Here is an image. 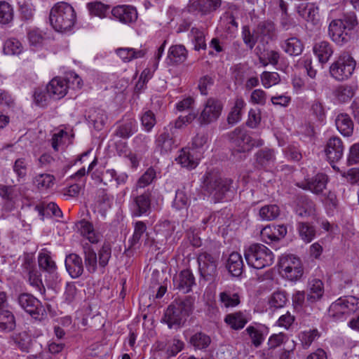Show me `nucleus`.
<instances>
[{"mask_svg": "<svg viewBox=\"0 0 359 359\" xmlns=\"http://www.w3.org/2000/svg\"><path fill=\"white\" fill-rule=\"evenodd\" d=\"M49 20L57 32H65L71 30L74 26L76 14L70 4L60 1L56 3L50 9Z\"/></svg>", "mask_w": 359, "mask_h": 359, "instance_id": "nucleus-1", "label": "nucleus"}, {"mask_svg": "<svg viewBox=\"0 0 359 359\" xmlns=\"http://www.w3.org/2000/svg\"><path fill=\"white\" fill-rule=\"evenodd\" d=\"M194 300L190 297L176 299L165 312L164 321L170 328L179 327L191 313Z\"/></svg>", "mask_w": 359, "mask_h": 359, "instance_id": "nucleus-2", "label": "nucleus"}, {"mask_svg": "<svg viewBox=\"0 0 359 359\" xmlns=\"http://www.w3.org/2000/svg\"><path fill=\"white\" fill-rule=\"evenodd\" d=\"M357 24L354 14L346 15L342 19L333 20L329 25V35L335 43L342 46L350 41L351 32Z\"/></svg>", "mask_w": 359, "mask_h": 359, "instance_id": "nucleus-3", "label": "nucleus"}, {"mask_svg": "<svg viewBox=\"0 0 359 359\" xmlns=\"http://www.w3.org/2000/svg\"><path fill=\"white\" fill-rule=\"evenodd\" d=\"M244 256L248 264L256 269L271 266L274 261V255L272 251L260 243H253L246 247Z\"/></svg>", "mask_w": 359, "mask_h": 359, "instance_id": "nucleus-4", "label": "nucleus"}, {"mask_svg": "<svg viewBox=\"0 0 359 359\" xmlns=\"http://www.w3.org/2000/svg\"><path fill=\"white\" fill-rule=\"evenodd\" d=\"M231 140L234 145L233 155L234 158L241 161L245 158V154L250 151L254 147L263 144L262 140H255L248 135L245 130L236 128L232 133Z\"/></svg>", "mask_w": 359, "mask_h": 359, "instance_id": "nucleus-5", "label": "nucleus"}, {"mask_svg": "<svg viewBox=\"0 0 359 359\" xmlns=\"http://www.w3.org/2000/svg\"><path fill=\"white\" fill-rule=\"evenodd\" d=\"M359 310V299L353 297H340L329 308V315L336 320H344Z\"/></svg>", "mask_w": 359, "mask_h": 359, "instance_id": "nucleus-6", "label": "nucleus"}, {"mask_svg": "<svg viewBox=\"0 0 359 359\" xmlns=\"http://www.w3.org/2000/svg\"><path fill=\"white\" fill-rule=\"evenodd\" d=\"M204 186L216 202L222 201L229 190V181L223 180L217 172L210 171L204 176Z\"/></svg>", "mask_w": 359, "mask_h": 359, "instance_id": "nucleus-7", "label": "nucleus"}, {"mask_svg": "<svg viewBox=\"0 0 359 359\" xmlns=\"http://www.w3.org/2000/svg\"><path fill=\"white\" fill-rule=\"evenodd\" d=\"M356 62L348 53H342L330 65V75L337 81L348 79L353 73Z\"/></svg>", "mask_w": 359, "mask_h": 359, "instance_id": "nucleus-8", "label": "nucleus"}, {"mask_svg": "<svg viewBox=\"0 0 359 359\" xmlns=\"http://www.w3.org/2000/svg\"><path fill=\"white\" fill-rule=\"evenodd\" d=\"M280 273L290 280H296L303 273L301 261L292 255H283L280 259Z\"/></svg>", "mask_w": 359, "mask_h": 359, "instance_id": "nucleus-9", "label": "nucleus"}, {"mask_svg": "<svg viewBox=\"0 0 359 359\" xmlns=\"http://www.w3.org/2000/svg\"><path fill=\"white\" fill-rule=\"evenodd\" d=\"M199 271L206 280L213 278L217 273L218 257L202 252L198 257Z\"/></svg>", "mask_w": 359, "mask_h": 359, "instance_id": "nucleus-10", "label": "nucleus"}, {"mask_svg": "<svg viewBox=\"0 0 359 359\" xmlns=\"http://www.w3.org/2000/svg\"><path fill=\"white\" fill-rule=\"evenodd\" d=\"M344 149L343 142L338 137H330L325 145V154L327 160L335 170L339 171V168L334 163L341 159L344 155Z\"/></svg>", "mask_w": 359, "mask_h": 359, "instance_id": "nucleus-11", "label": "nucleus"}, {"mask_svg": "<svg viewBox=\"0 0 359 359\" xmlns=\"http://www.w3.org/2000/svg\"><path fill=\"white\" fill-rule=\"evenodd\" d=\"M203 158L201 151L191 148H183L175 158L177 163L189 170L194 169Z\"/></svg>", "mask_w": 359, "mask_h": 359, "instance_id": "nucleus-12", "label": "nucleus"}, {"mask_svg": "<svg viewBox=\"0 0 359 359\" xmlns=\"http://www.w3.org/2000/svg\"><path fill=\"white\" fill-rule=\"evenodd\" d=\"M222 109L221 103L212 98L208 99L199 116L202 124H208L216 121L220 116Z\"/></svg>", "mask_w": 359, "mask_h": 359, "instance_id": "nucleus-13", "label": "nucleus"}, {"mask_svg": "<svg viewBox=\"0 0 359 359\" xmlns=\"http://www.w3.org/2000/svg\"><path fill=\"white\" fill-rule=\"evenodd\" d=\"M221 6V0H190L187 8L189 12L202 15L216 11Z\"/></svg>", "mask_w": 359, "mask_h": 359, "instance_id": "nucleus-14", "label": "nucleus"}, {"mask_svg": "<svg viewBox=\"0 0 359 359\" xmlns=\"http://www.w3.org/2000/svg\"><path fill=\"white\" fill-rule=\"evenodd\" d=\"M172 135V126L168 125L163 128V132L157 136L155 141L156 149L161 154L168 153L175 147Z\"/></svg>", "mask_w": 359, "mask_h": 359, "instance_id": "nucleus-15", "label": "nucleus"}, {"mask_svg": "<svg viewBox=\"0 0 359 359\" xmlns=\"http://www.w3.org/2000/svg\"><path fill=\"white\" fill-rule=\"evenodd\" d=\"M328 182L327 176L323 173H318L313 177L304 182L297 183V186L303 189L309 190L318 195L325 189Z\"/></svg>", "mask_w": 359, "mask_h": 359, "instance_id": "nucleus-16", "label": "nucleus"}, {"mask_svg": "<svg viewBox=\"0 0 359 359\" xmlns=\"http://www.w3.org/2000/svg\"><path fill=\"white\" fill-rule=\"evenodd\" d=\"M20 306L31 316L39 315L42 311L40 301L28 293H22L18 297Z\"/></svg>", "mask_w": 359, "mask_h": 359, "instance_id": "nucleus-17", "label": "nucleus"}, {"mask_svg": "<svg viewBox=\"0 0 359 359\" xmlns=\"http://www.w3.org/2000/svg\"><path fill=\"white\" fill-rule=\"evenodd\" d=\"M112 15L121 22L129 24L135 22L137 18L136 9L127 5L117 6L111 10Z\"/></svg>", "mask_w": 359, "mask_h": 359, "instance_id": "nucleus-18", "label": "nucleus"}, {"mask_svg": "<svg viewBox=\"0 0 359 359\" xmlns=\"http://www.w3.org/2000/svg\"><path fill=\"white\" fill-rule=\"evenodd\" d=\"M38 264L39 268L48 273L53 280L57 281L58 276L57 273V266L53 259L50 252L47 250H42L38 255Z\"/></svg>", "mask_w": 359, "mask_h": 359, "instance_id": "nucleus-19", "label": "nucleus"}, {"mask_svg": "<svg viewBox=\"0 0 359 359\" xmlns=\"http://www.w3.org/2000/svg\"><path fill=\"white\" fill-rule=\"evenodd\" d=\"M67 82L60 77L53 79L46 86V91L53 99L63 97L67 92Z\"/></svg>", "mask_w": 359, "mask_h": 359, "instance_id": "nucleus-20", "label": "nucleus"}, {"mask_svg": "<svg viewBox=\"0 0 359 359\" xmlns=\"http://www.w3.org/2000/svg\"><path fill=\"white\" fill-rule=\"evenodd\" d=\"M173 283L176 288L187 293L191 290L195 283V279L191 271L186 269L174 277Z\"/></svg>", "mask_w": 359, "mask_h": 359, "instance_id": "nucleus-21", "label": "nucleus"}, {"mask_svg": "<svg viewBox=\"0 0 359 359\" xmlns=\"http://www.w3.org/2000/svg\"><path fill=\"white\" fill-rule=\"evenodd\" d=\"M76 226L81 235L91 243H97L102 239V234L88 221L81 220L76 224Z\"/></svg>", "mask_w": 359, "mask_h": 359, "instance_id": "nucleus-22", "label": "nucleus"}, {"mask_svg": "<svg viewBox=\"0 0 359 359\" xmlns=\"http://www.w3.org/2000/svg\"><path fill=\"white\" fill-rule=\"evenodd\" d=\"M65 267L72 278L79 277L83 272L82 259L76 254H70L65 259Z\"/></svg>", "mask_w": 359, "mask_h": 359, "instance_id": "nucleus-23", "label": "nucleus"}, {"mask_svg": "<svg viewBox=\"0 0 359 359\" xmlns=\"http://www.w3.org/2000/svg\"><path fill=\"white\" fill-rule=\"evenodd\" d=\"M150 193L144 192V194L133 197V215L140 217L147 213L151 205Z\"/></svg>", "mask_w": 359, "mask_h": 359, "instance_id": "nucleus-24", "label": "nucleus"}, {"mask_svg": "<svg viewBox=\"0 0 359 359\" xmlns=\"http://www.w3.org/2000/svg\"><path fill=\"white\" fill-rule=\"evenodd\" d=\"M147 52V48L142 46L140 48H119L116 50V53L124 62H128L133 60L142 58L144 57Z\"/></svg>", "mask_w": 359, "mask_h": 359, "instance_id": "nucleus-25", "label": "nucleus"}, {"mask_svg": "<svg viewBox=\"0 0 359 359\" xmlns=\"http://www.w3.org/2000/svg\"><path fill=\"white\" fill-rule=\"evenodd\" d=\"M224 320L231 329L238 330L245 327L249 319L245 312L236 311L227 314Z\"/></svg>", "mask_w": 359, "mask_h": 359, "instance_id": "nucleus-26", "label": "nucleus"}, {"mask_svg": "<svg viewBox=\"0 0 359 359\" xmlns=\"http://www.w3.org/2000/svg\"><path fill=\"white\" fill-rule=\"evenodd\" d=\"M28 266L26 267L27 273V279L30 286L34 287L40 294H43L46 292L45 287L43 284L41 275L40 272L34 267L29 266V262L27 260Z\"/></svg>", "mask_w": 359, "mask_h": 359, "instance_id": "nucleus-27", "label": "nucleus"}, {"mask_svg": "<svg viewBox=\"0 0 359 359\" xmlns=\"http://www.w3.org/2000/svg\"><path fill=\"white\" fill-rule=\"evenodd\" d=\"M313 50L321 64H325L333 54L332 46L325 41L316 43L313 48Z\"/></svg>", "mask_w": 359, "mask_h": 359, "instance_id": "nucleus-28", "label": "nucleus"}, {"mask_svg": "<svg viewBox=\"0 0 359 359\" xmlns=\"http://www.w3.org/2000/svg\"><path fill=\"white\" fill-rule=\"evenodd\" d=\"M219 301L224 308H233L241 303V297L238 292L231 289H226L219 294Z\"/></svg>", "mask_w": 359, "mask_h": 359, "instance_id": "nucleus-29", "label": "nucleus"}, {"mask_svg": "<svg viewBox=\"0 0 359 359\" xmlns=\"http://www.w3.org/2000/svg\"><path fill=\"white\" fill-rule=\"evenodd\" d=\"M335 124L339 132L344 136H350L353 131V122L347 114H339L336 119Z\"/></svg>", "mask_w": 359, "mask_h": 359, "instance_id": "nucleus-30", "label": "nucleus"}, {"mask_svg": "<svg viewBox=\"0 0 359 359\" xmlns=\"http://www.w3.org/2000/svg\"><path fill=\"white\" fill-rule=\"evenodd\" d=\"M318 7L314 4L304 3L297 7V12L305 20L315 22L318 17Z\"/></svg>", "mask_w": 359, "mask_h": 359, "instance_id": "nucleus-31", "label": "nucleus"}, {"mask_svg": "<svg viewBox=\"0 0 359 359\" xmlns=\"http://www.w3.org/2000/svg\"><path fill=\"white\" fill-rule=\"evenodd\" d=\"M255 163L260 168H266L273 165L275 154L272 149H264L259 150L255 154Z\"/></svg>", "mask_w": 359, "mask_h": 359, "instance_id": "nucleus-32", "label": "nucleus"}, {"mask_svg": "<svg viewBox=\"0 0 359 359\" xmlns=\"http://www.w3.org/2000/svg\"><path fill=\"white\" fill-rule=\"evenodd\" d=\"M243 266V261L241 254L236 252L230 254L227 260L226 267L233 276H240L242 273Z\"/></svg>", "mask_w": 359, "mask_h": 359, "instance_id": "nucleus-33", "label": "nucleus"}, {"mask_svg": "<svg viewBox=\"0 0 359 359\" xmlns=\"http://www.w3.org/2000/svg\"><path fill=\"white\" fill-rule=\"evenodd\" d=\"M281 48L290 55H299L304 49V45L297 37H291L282 42Z\"/></svg>", "mask_w": 359, "mask_h": 359, "instance_id": "nucleus-34", "label": "nucleus"}, {"mask_svg": "<svg viewBox=\"0 0 359 359\" xmlns=\"http://www.w3.org/2000/svg\"><path fill=\"white\" fill-rule=\"evenodd\" d=\"M189 193V191L185 188L178 189L172 202V208L176 210H187L190 204Z\"/></svg>", "mask_w": 359, "mask_h": 359, "instance_id": "nucleus-35", "label": "nucleus"}, {"mask_svg": "<svg viewBox=\"0 0 359 359\" xmlns=\"http://www.w3.org/2000/svg\"><path fill=\"white\" fill-rule=\"evenodd\" d=\"M324 294L323 282L319 279H314L310 283L309 292L307 300L311 303L318 301Z\"/></svg>", "mask_w": 359, "mask_h": 359, "instance_id": "nucleus-36", "label": "nucleus"}, {"mask_svg": "<svg viewBox=\"0 0 359 359\" xmlns=\"http://www.w3.org/2000/svg\"><path fill=\"white\" fill-rule=\"evenodd\" d=\"M15 327V317L8 310L0 311V332H11Z\"/></svg>", "mask_w": 359, "mask_h": 359, "instance_id": "nucleus-37", "label": "nucleus"}, {"mask_svg": "<svg viewBox=\"0 0 359 359\" xmlns=\"http://www.w3.org/2000/svg\"><path fill=\"white\" fill-rule=\"evenodd\" d=\"M316 205L314 202L309 198H302L296 209V212L301 217H309L316 214Z\"/></svg>", "mask_w": 359, "mask_h": 359, "instance_id": "nucleus-38", "label": "nucleus"}, {"mask_svg": "<svg viewBox=\"0 0 359 359\" xmlns=\"http://www.w3.org/2000/svg\"><path fill=\"white\" fill-rule=\"evenodd\" d=\"M137 130V123L133 118L123 121L116 129V135L122 138H128Z\"/></svg>", "mask_w": 359, "mask_h": 359, "instance_id": "nucleus-39", "label": "nucleus"}, {"mask_svg": "<svg viewBox=\"0 0 359 359\" xmlns=\"http://www.w3.org/2000/svg\"><path fill=\"white\" fill-rule=\"evenodd\" d=\"M321 201L328 215H333L338 209L339 201L335 192L329 191L323 195Z\"/></svg>", "mask_w": 359, "mask_h": 359, "instance_id": "nucleus-40", "label": "nucleus"}, {"mask_svg": "<svg viewBox=\"0 0 359 359\" xmlns=\"http://www.w3.org/2000/svg\"><path fill=\"white\" fill-rule=\"evenodd\" d=\"M334 95L339 102H347L355 95V88L351 86L341 85L335 89Z\"/></svg>", "mask_w": 359, "mask_h": 359, "instance_id": "nucleus-41", "label": "nucleus"}, {"mask_svg": "<svg viewBox=\"0 0 359 359\" xmlns=\"http://www.w3.org/2000/svg\"><path fill=\"white\" fill-rule=\"evenodd\" d=\"M187 56L185 47L182 45H175L170 48L168 58L173 63L183 62Z\"/></svg>", "mask_w": 359, "mask_h": 359, "instance_id": "nucleus-42", "label": "nucleus"}, {"mask_svg": "<svg viewBox=\"0 0 359 359\" xmlns=\"http://www.w3.org/2000/svg\"><path fill=\"white\" fill-rule=\"evenodd\" d=\"M189 36L196 50L206 48L204 30L198 27H192Z\"/></svg>", "mask_w": 359, "mask_h": 359, "instance_id": "nucleus-43", "label": "nucleus"}, {"mask_svg": "<svg viewBox=\"0 0 359 359\" xmlns=\"http://www.w3.org/2000/svg\"><path fill=\"white\" fill-rule=\"evenodd\" d=\"M24 47L22 43L15 38L7 39L4 44V53L9 55H18L22 53Z\"/></svg>", "mask_w": 359, "mask_h": 359, "instance_id": "nucleus-44", "label": "nucleus"}, {"mask_svg": "<svg viewBox=\"0 0 359 359\" xmlns=\"http://www.w3.org/2000/svg\"><path fill=\"white\" fill-rule=\"evenodd\" d=\"M20 194V191L16 186L0 184V196L6 201L14 203Z\"/></svg>", "mask_w": 359, "mask_h": 359, "instance_id": "nucleus-45", "label": "nucleus"}, {"mask_svg": "<svg viewBox=\"0 0 359 359\" xmlns=\"http://www.w3.org/2000/svg\"><path fill=\"white\" fill-rule=\"evenodd\" d=\"M245 106L244 100L241 97H237L235 101L234 107L228 116V122L230 124H235L241 118L242 110Z\"/></svg>", "mask_w": 359, "mask_h": 359, "instance_id": "nucleus-46", "label": "nucleus"}, {"mask_svg": "<svg viewBox=\"0 0 359 359\" xmlns=\"http://www.w3.org/2000/svg\"><path fill=\"white\" fill-rule=\"evenodd\" d=\"M189 343L196 349L202 350L208 347L211 343V339L205 333L197 332L190 337Z\"/></svg>", "mask_w": 359, "mask_h": 359, "instance_id": "nucleus-47", "label": "nucleus"}, {"mask_svg": "<svg viewBox=\"0 0 359 359\" xmlns=\"http://www.w3.org/2000/svg\"><path fill=\"white\" fill-rule=\"evenodd\" d=\"M35 210L39 212V215L43 216L46 214H52L57 217H62V213L58 205L53 203L44 204L43 203L35 206Z\"/></svg>", "mask_w": 359, "mask_h": 359, "instance_id": "nucleus-48", "label": "nucleus"}, {"mask_svg": "<svg viewBox=\"0 0 359 359\" xmlns=\"http://www.w3.org/2000/svg\"><path fill=\"white\" fill-rule=\"evenodd\" d=\"M280 215V209L277 205L271 204L262 207L259 212V217L262 220L271 221L276 219Z\"/></svg>", "mask_w": 359, "mask_h": 359, "instance_id": "nucleus-49", "label": "nucleus"}, {"mask_svg": "<svg viewBox=\"0 0 359 359\" xmlns=\"http://www.w3.org/2000/svg\"><path fill=\"white\" fill-rule=\"evenodd\" d=\"M220 25L229 33H233L237 29L238 23L236 22L233 11L229 10L223 14L220 19Z\"/></svg>", "mask_w": 359, "mask_h": 359, "instance_id": "nucleus-50", "label": "nucleus"}, {"mask_svg": "<svg viewBox=\"0 0 359 359\" xmlns=\"http://www.w3.org/2000/svg\"><path fill=\"white\" fill-rule=\"evenodd\" d=\"M319 337L320 333L317 329H309L299 334V339L304 349L309 348L311 344Z\"/></svg>", "mask_w": 359, "mask_h": 359, "instance_id": "nucleus-51", "label": "nucleus"}, {"mask_svg": "<svg viewBox=\"0 0 359 359\" xmlns=\"http://www.w3.org/2000/svg\"><path fill=\"white\" fill-rule=\"evenodd\" d=\"M297 230L300 238L306 243H310L316 236L314 226L306 222H299Z\"/></svg>", "mask_w": 359, "mask_h": 359, "instance_id": "nucleus-52", "label": "nucleus"}, {"mask_svg": "<svg viewBox=\"0 0 359 359\" xmlns=\"http://www.w3.org/2000/svg\"><path fill=\"white\" fill-rule=\"evenodd\" d=\"M14 11L13 6L7 1H0V23L9 24L13 21Z\"/></svg>", "mask_w": 359, "mask_h": 359, "instance_id": "nucleus-53", "label": "nucleus"}, {"mask_svg": "<svg viewBox=\"0 0 359 359\" xmlns=\"http://www.w3.org/2000/svg\"><path fill=\"white\" fill-rule=\"evenodd\" d=\"M156 172L153 168H148L145 172L139 178L136 185L133 190V194L137 191L138 189H142L149 185L156 178Z\"/></svg>", "mask_w": 359, "mask_h": 359, "instance_id": "nucleus-54", "label": "nucleus"}, {"mask_svg": "<svg viewBox=\"0 0 359 359\" xmlns=\"http://www.w3.org/2000/svg\"><path fill=\"white\" fill-rule=\"evenodd\" d=\"M88 117L90 121L93 123L94 128L97 130H102L107 120L106 113L101 109L93 111Z\"/></svg>", "mask_w": 359, "mask_h": 359, "instance_id": "nucleus-55", "label": "nucleus"}, {"mask_svg": "<svg viewBox=\"0 0 359 359\" xmlns=\"http://www.w3.org/2000/svg\"><path fill=\"white\" fill-rule=\"evenodd\" d=\"M85 264L90 273H94L97 269V255L89 246L84 248Z\"/></svg>", "mask_w": 359, "mask_h": 359, "instance_id": "nucleus-56", "label": "nucleus"}, {"mask_svg": "<svg viewBox=\"0 0 359 359\" xmlns=\"http://www.w3.org/2000/svg\"><path fill=\"white\" fill-rule=\"evenodd\" d=\"M87 8L91 15L97 16L100 18L106 17L109 7L100 1L90 2L87 4Z\"/></svg>", "mask_w": 359, "mask_h": 359, "instance_id": "nucleus-57", "label": "nucleus"}, {"mask_svg": "<svg viewBox=\"0 0 359 359\" xmlns=\"http://www.w3.org/2000/svg\"><path fill=\"white\" fill-rule=\"evenodd\" d=\"M245 332L248 333L251 339L252 344L255 347H259L264 340V337L262 330L257 327L250 325L245 329Z\"/></svg>", "mask_w": 359, "mask_h": 359, "instance_id": "nucleus-58", "label": "nucleus"}, {"mask_svg": "<svg viewBox=\"0 0 359 359\" xmlns=\"http://www.w3.org/2000/svg\"><path fill=\"white\" fill-rule=\"evenodd\" d=\"M262 86L265 88H269L278 84L280 78L277 72H264L260 76Z\"/></svg>", "mask_w": 359, "mask_h": 359, "instance_id": "nucleus-59", "label": "nucleus"}, {"mask_svg": "<svg viewBox=\"0 0 359 359\" xmlns=\"http://www.w3.org/2000/svg\"><path fill=\"white\" fill-rule=\"evenodd\" d=\"M55 177L50 174H40L35 177L34 182L39 189H47L54 184Z\"/></svg>", "mask_w": 359, "mask_h": 359, "instance_id": "nucleus-60", "label": "nucleus"}, {"mask_svg": "<svg viewBox=\"0 0 359 359\" xmlns=\"http://www.w3.org/2000/svg\"><path fill=\"white\" fill-rule=\"evenodd\" d=\"M287 302L285 292L277 291L272 294L269 303L271 307L279 309L283 307Z\"/></svg>", "mask_w": 359, "mask_h": 359, "instance_id": "nucleus-61", "label": "nucleus"}, {"mask_svg": "<svg viewBox=\"0 0 359 359\" xmlns=\"http://www.w3.org/2000/svg\"><path fill=\"white\" fill-rule=\"evenodd\" d=\"M69 140L68 133L64 130H60L53 135L51 145L55 151H58L60 147L65 144L66 140Z\"/></svg>", "mask_w": 359, "mask_h": 359, "instance_id": "nucleus-62", "label": "nucleus"}, {"mask_svg": "<svg viewBox=\"0 0 359 359\" xmlns=\"http://www.w3.org/2000/svg\"><path fill=\"white\" fill-rule=\"evenodd\" d=\"M156 123L155 115L151 111L147 110L142 114L141 116V123L145 131L150 132Z\"/></svg>", "mask_w": 359, "mask_h": 359, "instance_id": "nucleus-63", "label": "nucleus"}, {"mask_svg": "<svg viewBox=\"0 0 359 359\" xmlns=\"http://www.w3.org/2000/svg\"><path fill=\"white\" fill-rule=\"evenodd\" d=\"M147 227L143 222L138 221L135 222L134 226V232L131 239L129 241L130 246L133 247L139 243L141 237L146 231Z\"/></svg>", "mask_w": 359, "mask_h": 359, "instance_id": "nucleus-64", "label": "nucleus"}]
</instances>
